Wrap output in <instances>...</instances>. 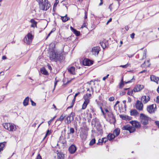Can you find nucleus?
Masks as SVG:
<instances>
[{"mask_svg":"<svg viewBox=\"0 0 159 159\" xmlns=\"http://www.w3.org/2000/svg\"><path fill=\"white\" fill-rule=\"evenodd\" d=\"M39 3V8L41 10L47 11L50 7V4L48 0H36Z\"/></svg>","mask_w":159,"mask_h":159,"instance_id":"nucleus-1","label":"nucleus"},{"mask_svg":"<svg viewBox=\"0 0 159 159\" xmlns=\"http://www.w3.org/2000/svg\"><path fill=\"white\" fill-rule=\"evenodd\" d=\"M62 54L60 55L59 56L57 52H52L50 53V57L52 60H58L60 61L64 59L62 57Z\"/></svg>","mask_w":159,"mask_h":159,"instance_id":"nucleus-2","label":"nucleus"},{"mask_svg":"<svg viewBox=\"0 0 159 159\" xmlns=\"http://www.w3.org/2000/svg\"><path fill=\"white\" fill-rule=\"evenodd\" d=\"M140 118L141 120L142 124L144 125H146L148 124V121L150 118L146 116L144 114L141 113L140 115Z\"/></svg>","mask_w":159,"mask_h":159,"instance_id":"nucleus-3","label":"nucleus"},{"mask_svg":"<svg viewBox=\"0 0 159 159\" xmlns=\"http://www.w3.org/2000/svg\"><path fill=\"white\" fill-rule=\"evenodd\" d=\"M3 125L4 128L10 131H13L16 128L15 125L10 123H5L3 124Z\"/></svg>","mask_w":159,"mask_h":159,"instance_id":"nucleus-4","label":"nucleus"},{"mask_svg":"<svg viewBox=\"0 0 159 159\" xmlns=\"http://www.w3.org/2000/svg\"><path fill=\"white\" fill-rule=\"evenodd\" d=\"M33 39V36L31 33H29L24 38L23 41L25 43L29 44L32 42Z\"/></svg>","mask_w":159,"mask_h":159,"instance_id":"nucleus-5","label":"nucleus"},{"mask_svg":"<svg viewBox=\"0 0 159 159\" xmlns=\"http://www.w3.org/2000/svg\"><path fill=\"white\" fill-rule=\"evenodd\" d=\"M156 104H153L148 106L147 107V110L150 113L155 112L156 110Z\"/></svg>","mask_w":159,"mask_h":159,"instance_id":"nucleus-6","label":"nucleus"},{"mask_svg":"<svg viewBox=\"0 0 159 159\" xmlns=\"http://www.w3.org/2000/svg\"><path fill=\"white\" fill-rule=\"evenodd\" d=\"M108 116L110 120V122L111 124H114L116 121L115 116L110 111L108 114Z\"/></svg>","mask_w":159,"mask_h":159,"instance_id":"nucleus-7","label":"nucleus"},{"mask_svg":"<svg viewBox=\"0 0 159 159\" xmlns=\"http://www.w3.org/2000/svg\"><path fill=\"white\" fill-rule=\"evenodd\" d=\"M150 100V97L148 95L143 96L141 98V102L144 104L147 103Z\"/></svg>","mask_w":159,"mask_h":159,"instance_id":"nucleus-8","label":"nucleus"},{"mask_svg":"<svg viewBox=\"0 0 159 159\" xmlns=\"http://www.w3.org/2000/svg\"><path fill=\"white\" fill-rule=\"evenodd\" d=\"M136 108L140 111H141L143 109V103L139 100L136 101Z\"/></svg>","mask_w":159,"mask_h":159,"instance_id":"nucleus-9","label":"nucleus"},{"mask_svg":"<svg viewBox=\"0 0 159 159\" xmlns=\"http://www.w3.org/2000/svg\"><path fill=\"white\" fill-rule=\"evenodd\" d=\"M144 88V86L142 85L137 84L134 88L133 90L134 92L140 91Z\"/></svg>","mask_w":159,"mask_h":159,"instance_id":"nucleus-10","label":"nucleus"},{"mask_svg":"<svg viewBox=\"0 0 159 159\" xmlns=\"http://www.w3.org/2000/svg\"><path fill=\"white\" fill-rule=\"evenodd\" d=\"M82 64L84 66H89L93 64V62L90 60L86 58L83 61Z\"/></svg>","mask_w":159,"mask_h":159,"instance_id":"nucleus-11","label":"nucleus"},{"mask_svg":"<svg viewBox=\"0 0 159 159\" xmlns=\"http://www.w3.org/2000/svg\"><path fill=\"white\" fill-rule=\"evenodd\" d=\"M91 96V94L90 93H87L84 96L83 98L84 100V102L89 103V99L90 98V97Z\"/></svg>","mask_w":159,"mask_h":159,"instance_id":"nucleus-12","label":"nucleus"},{"mask_svg":"<svg viewBox=\"0 0 159 159\" xmlns=\"http://www.w3.org/2000/svg\"><path fill=\"white\" fill-rule=\"evenodd\" d=\"M77 148L74 145H71L69 148V151L71 154L74 153L76 150Z\"/></svg>","mask_w":159,"mask_h":159,"instance_id":"nucleus-13","label":"nucleus"},{"mask_svg":"<svg viewBox=\"0 0 159 159\" xmlns=\"http://www.w3.org/2000/svg\"><path fill=\"white\" fill-rule=\"evenodd\" d=\"M99 47H94L92 49V53L93 55H98L99 51Z\"/></svg>","mask_w":159,"mask_h":159,"instance_id":"nucleus-14","label":"nucleus"},{"mask_svg":"<svg viewBox=\"0 0 159 159\" xmlns=\"http://www.w3.org/2000/svg\"><path fill=\"white\" fill-rule=\"evenodd\" d=\"M130 122L133 126H134L136 128H138L140 127V125L139 123L136 121H132Z\"/></svg>","mask_w":159,"mask_h":159,"instance_id":"nucleus-15","label":"nucleus"},{"mask_svg":"<svg viewBox=\"0 0 159 159\" xmlns=\"http://www.w3.org/2000/svg\"><path fill=\"white\" fill-rule=\"evenodd\" d=\"M150 78L151 81H154L158 84V81L159 80V77H156L155 75H151Z\"/></svg>","mask_w":159,"mask_h":159,"instance_id":"nucleus-16","label":"nucleus"},{"mask_svg":"<svg viewBox=\"0 0 159 159\" xmlns=\"http://www.w3.org/2000/svg\"><path fill=\"white\" fill-rule=\"evenodd\" d=\"M30 22L32 23L31 26V27L34 28V27H37V22H36L34 19H31Z\"/></svg>","mask_w":159,"mask_h":159,"instance_id":"nucleus-17","label":"nucleus"},{"mask_svg":"<svg viewBox=\"0 0 159 159\" xmlns=\"http://www.w3.org/2000/svg\"><path fill=\"white\" fill-rule=\"evenodd\" d=\"M75 67L72 66L69 67L68 69V71L71 74L74 75L75 74Z\"/></svg>","mask_w":159,"mask_h":159,"instance_id":"nucleus-18","label":"nucleus"},{"mask_svg":"<svg viewBox=\"0 0 159 159\" xmlns=\"http://www.w3.org/2000/svg\"><path fill=\"white\" fill-rule=\"evenodd\" d=\"M120 117L123 120H130L131 119V117L130 116L126 115H120Z\"/></svg>","mask_w":159,"mask_h":159,"instance_id":"nucleus-19","label":"nucleus"},{"mask_svg":"<svg viewBox=\"0 0 159 159\" xmlns=\"http://www.w3.org/2000/svg\"><path fill=\"white\" fill-rule=\"evenodd\" d=\"M120 133V129L119 128L115 129L113 131V134L115 137L119 135Z\"/></svg>","mask_w":159,"mask_h":159,"instance_id":"nucleus-20","label":"nucleus"},{"mask_svg":"<svg viewBox=\"0 0 159 159\" xmlns=\"http://www.w3.org/2000/svg\"><path fill=\"white\" fill-rule=\"evenodd\" d=\"M107 137L108 140L111 141L115 138L116 137L113 134L110 133L107 135Z\"/></svg>","mask_w":159,"mask_h":159,"instance_id":"nucleus-21","label":"nucleus"},{"mask_svg":"<svg viewBox=\"0 0 159 159\" xmlns=\"http://www.w3.org/2000/svg\"><path fill=\"white\" fill-rule=\"evenodd\" d=\"M29 100V98L28 97H27L25 98L23 102V104L24 106H26L28 105Z\"/></svg>","mask_w":159,"mask_h":159,"instance_id":"nucleus-22","label":"nucleus"},{"mask_svg":"<svg viewBox=\"0 0 159 159\" xmlns=\"http://www.w3.org/2000/svg\"><path fill=\"white\" fill-rule=\"evenodd\" d=\"M61 20L64 22H66L70 19L69 17L67 16V14H66L65 16H61Z\"/></svg>","mask_w":159,"mask_h":159,"instance_id":"nucleus-23","label":"nucleus"},{"mask_svg":"<svg viewBox=\"0 0 159 159\" xmlns=\"http://www.w3.org/2000/svg\"><path fill=\"white\" fill-rule=\"evenodd\" d=\"M6 142H4L2 143H0V153L3 151L4 148L5 147Z\"/></svg>","mask_w":159,"mask_h":159,"instance_id":"nucleus-24","label":"nucleus"},{"mask_svg":"<svg viewBox=\"0 0 159 159\" xmlns=\"http://www.w3.org/2000/svg\"><path fill=\"white\" fill-rule=\"evenodd\" d=\"M64 155L62 152H59L57 153L58 159H64Z\"/></svg>","mask_w":159,"mask_h":159,"instance_id":"nucleus-25","label":"nucleus"},{"mask_svg":"<svg viewBox=\"0 0 159 159\" xmlns=\"http://www.w3.org/2000/svg\"><path fill=\"white\" fill-rule=\"evenodd\" d=\"M138 114L137 111L135 109L131 110L130 111V115L133 116H136Z\"/></svg>","mask_w":159,"mask_h":159,"instance_id":"nucleus-26","label":"nucleus"},{"mask_svg":"<svg viewBox=\"0 0 159 159\" xmlns=\"http://www.w3.org/2000/svg\"><path fill=\"white\" fill-rule=\"evenodd\" d=\"M96 129L99 132V134H101L102 133V129L100 125H97L96 126Z\"/></svg>","mask_w":159,"mask_h":159,"instance_id":"nucleus-27","label":"nucleus"},{"mask_svg":"<svg viewBox=\"0 0 159 159\" xmlns=\"http://www.w3.org/2000/svg\"><path fill=\"white\" fill-rule=\"evenodd\" d=\"M41 72L43 74L47 75H48V73L47 71L44 68L41 69Z\"/></svg>","mask_w":159,"mask_h":159,"instance_id":"nucleus-28","label":"nucleus"},{"mask_svg":"<svg viewBox=\"0 0 159 159\" xmlns=\"http://www.w3.org/2000/svg\"><path fill=\"white\" fill-rule=\"evenodd\" d=\"M66 120L67 121L66 122V123L67 124H70L71 122L73 121L74 120L73 119V118H70L69 117H67L66 118Z\"/></svg>","mask_w":159,"mask_h":159,"instance_id":"nucleus-29","label":"nucleus"},{"mask_svg":"<svg viewBox=\"0 0 159 159\" xmlns=\"http://www.w3.org/2000/svg\"><path fill=\"white\" fill-rule=\"evenodd\" d=\"M106 41L105 40L100 43V45L103 49L106 47Z\"/></svg>","mask_w":159,"mask_h":159,"instance_id":"nucleus-30","label":"nucleus"},{"mask_svg":"<svg viewBox=\"0 0 159 159\" xmlns=\"http://www.w3.org/2000/svg\"><path fill=\"white\" fill-rule=\"evenodd\" d=\"M65 116H64L63 114H62L60 117L58 119H57L56 121V122L58 121H62L64 119V118Z\"/></svg>","mask_w":159,"mask_h":159,"instance_id":"nucleus-31","label":"nucleus"},{"mask_svg":"<svg viewBox=\"0 0 159 159\" xmlns=\"http://www.w3.org/2000/svg\"><path fill=\"white\" fill-rule=\"evenodd\" d=\"M124 84L123 79V78H122L119 85V88L121 89L124 86Z\"/></svg>","mask_w":159,"mask_h":159,"instance_id":"nucleus-32","label":"nucleus"},{"mask_svg":"<svg viewBox=\"0 0 159 159\" xmlns=\"http://www.w3.org/2000/svg\"><path fill=\"white\" fill-rule=\"evenodd\" d=\"M130 126H129L128 125H126L124 126L122 128V129L123 130H129L130 129Z\"/></svg>","mask_w":159,"mask_h":159,"instance_id":"nucleus-33","label":"nucleus"},{"mask_svg":"<svg viewBox=\"0 0 159 159\" xmlns=\"http://www.w3.org/2000/svg\"><path fill=\"white\" fill-rule=\"evenodd\" d=\"M89 103L84 102V103L82 106V109H85L86 108L87 106L88 105Z\"/></svg>","mask_w":159,"mask_h":159,"instance_id":"nucleus-34","label":"nucleus"},{"mask_svg":"<svg viewBox=\"0 0 159 159\" xmlns=\"http://www.w3.org/2000/svg\"><path fill=\"white\" fill-rule=\"evenodd\" d=\"M96 142V140L94 138L92 139L90 141L89 145L90 146H91L94 144V143H95Z\"/></svg>","mask_w":159,"mask_h":159,"instance_id":"nucleus-35","label":"nucleus"},{"mask_svg":"<svg viewBox=\"0 0 159 159\" xmlns=\"http://www.w3.org/2000/svg\"><path fill=\"white\" fill-rule=\"evenodd\" d=\"M75 116V113L73 112H71V113L69 115L68 117H69V118H73V119H74V117Z\"/></svg>","mask_w":159,"mask_h":159,"instance_id":"nucleus-36","label":"nucleus"},{"mask_svg":"<svg viewBox=\"0 0 159 159\" xmlns=\"http://www.w3.org/2000/svg\"><path fill=\"white\" fill-rule=\"evenodd\" d=\"M73 32L77 36H78L80 35V32L77 31L76 29L74 30V31H73Z\"/></svg>","mask_w":159,"mask_h":159,"instance_id":"nucleus-37","label":"nucleus"},{"mask_svg":"<svg viewBox=\"0 0 159 159\" xmlns=\"http://www.w3.org/2000/svg\"><path fill=\"white\" fill-rule=\"evenodd\" d=\"M149 61L148 60L146 61H145L143 63L141 66L142 67H145V66H144V64L146 63V64H148V66L149 65Z\"/></svg>","mask_w":159,"mask_h":159,"instance_id":"nucleus-38","label":"nucleus"},{"mask_svg":"<svg viewBox=\"0 0 159 159\" xmlns=\"http://www.w3.org/2000/svg\"><path fill=\"white\" fill-rule=\"evenodd\" d=\"M135 130V128L134 127H130V129L129 131L130 133H133L134 132Z\"/></svg>","mask_w":159,"mask_h":159,"instance_id":"nucleus-39","label":"nucleus"},{"mask_svg":"<svg viewBox=\"0 0 159 159\" xmlns=\"http://www.w3.org/2000/svg\"><path fill=\"white\" fill-rule=\"evenodd\" d=\"M62 4L63 5L65 6L67 8L66 5L68 4L67 0H63L62 1Z\"/></svg>","mask_w":159,"mask_h":159,"instance_id":"nucleus-40","label":"nucleus"},{"mask_svg":"<svg viewBox=\"0 0 159 159\" xmlns=\"http://www.w3.org/2000/svg\"><path fill=\"white\" fill-rule=\"evenodd\" d=\"M103 142L102 139H99L98 141V143H97V144L98 145H102V144Z\"/></svg>","mask_w":159,"mask_h":159,"instance_id":"nucleus-41","label":"nucleus"},{"mask_svg":"<svg viewBox=\"0 0 159 159\" xmlns=\"http://www.w3.org/2000/svg\"><path fill=\"white\" fill-rule=\"evenodd\" d=\"M134 91L133 89L131 90H129L127 92V94L129 95L132 96Z\"/></svg>","mask_w":159,"mask_h":159,"instance_id":"nucleus-42","label":"nucleus"},{"mask_svg":"<svg viewBox=\"0 0 159 159\" xmlns=\"http://www.w3.org/2000/svg\"><path fill=\"white\" fill-rule=\"evenodd\" d=\"M75 130L73 128L70 127V128L69 134H73L74 133Z\"/></svg>","mask_w":159,"mask_h":159,"instance_id":"nucleus-43","label":"nucleus"},{"mask_svg":"<svg viewBox=\"0 0 159 159\" xmlns=\"http://www.w3.org/2000/svg\"><path fill=\"white\" fill-rule=\"evenodd\" d=\"M58 82V80H56V78H55V83H54V89L52 90V92H53L54 90H55V87H56V86L57 85V82Z\"/></svg>","mask_w":159,"mask_h":159,"instance_id":"nucleus-44","label":"nucleus"},{"mask_svg":"<svg viewBox=\"0 0 159 159\" xmlns=\"http://www.w3.org/2000/svg\"><path fill=\"white\" fill-rule=\"evenodd\" d=\"M102 140L103 142L104 143H105L107 141L108 138L107 137V138L104 137V138H102Z\"/></svg>","mask_w":159,"mask_h":159,"instance_id":"nucleus-45","label":"nucleus"},{"mask_svg":"<svg viewBox=\"0 0 159 159\" xmlns=\"http://www.w3.org/2000/svg\"><path fill=\"white\" fill-rule=\"evenodd\" d=\"M129 66L128 63L127 64H126L124 65H121L120 66V67H122L123 68H126L128 67Z\"/></svg>","mask_w":159,"mask_h":159,"instance_id":"nucleus-46","label":"nucleus"},{"mask_svg":"<svg viewBox=\"0 0 159 159\" xmlns=\"http://www.w3.org/2000/svg\"><path fill=\"white\" fill-rule=\"evenodd\" d=\"M30 101L31 103V105L32 106H36V103L35 102H34L31 99H30Z\"/></svg>","mask_w":159,"mask_h":159,"instance_id":"nucleus-47","label":"nucleus"},{"mask_svg":"<svg viewBox=\"0 0 159 159\" xmlns=\"http://www.w3.org/2000/svg\"><path fill=\"white\" fill-rule=\"evenodd\" d=\"M58 2H59L58 0H56L55 2L54 3V5H53V7H56L57 6Z\"/></svg>","mask_w":159,"mask_h":159,"instance_id":"nucleus-48","label":"nucleus"},{"mask_svg":"<svg viewBox=\"0 0 159 159\" xmlns=\"http://www.w3.org/2000/svg\"><path fill=\"white\" fill-rule=\"evenodd\" d=\"M115 99V98L113 97H111L109 98L108 100L109 101L111 102L113 101Z\"/></svg>","mask_w":159,"mask_h":159,"instance_id":"nucleus-49","label":"nucleus"},{"mask_svg":"<svg viewBox=\"0 0 159 159\" xmlns=\"http://www.w3.org/2000/svg\"><path fill=\"white\" fill-rule=\"evenodd\" d=\"M146 52H145V51H144V52L143 53V58L142 59H143L144 58H145L146 57Z\"/></svg>","mask_w":159,"mask_h":159,"instance_id":"nucleus-50","label":"nucleus"},{"mask_svg":"<svg viewBox=\"0 0 159 159\" xmlns=\"http://www.w3.org/2000/svg\"><path fill=\"white\" fill-rule=\"evenodd\" d=\"M135 34L134 33H132L131 34H130V37L133 39L134 37Z\"/></svg>","mask_w":159,"mask_h":159,"instance_id":"nucleus-51","label":"nucleus"},{"mask_svg":"<svg viewBox=\"0 0 159 159\" xmlns=\"http://www.w3.org/2000/svg\"><path fill=\"white\" fill-rule=\"evenodd\" d=\"M133 79H134V78H133L131 80H130L127 81V82L125 81V82H124V83H125V84H127L131 83L132 82V80H133Z\"/></svg>","mask_w":159,"mask_h":159,"instance_id":"nucleus-52","label":"nucleus"},{"mask_svg":"<svg viewBox=\"0 0 159 159\" xmlns=\"http://www.w3.org/2000/svg\"><path fill=\"white\" fill-rule=\"evenodd\" d=\"M4 98V97L3 96H0V102L3 100Z\"/></svg>","mask_w":159,"mask_h":159,"instance_id":"nucleus-53","label":"nucleus"},{"mask_svg":"<svg viewBox=\"0 0 159 159\" xmlns=\"http://www.w3.org/2000/svg\"><path fill=\"white\" fill-rule=\"evenodd\" d=\"M87 12L86 11H85V16L84 17V19H87Z\"/></svg>","mask_w":159,"mask_h":159,"instance_id":"nucleus-54","label":"nucleus"},{"mask_svg":"<svg viewBox=\"0 0 159 159\" xmlns=\"http://www.w3.org/2000/svg\"><path fill=\"white\" fill-rule=\"evenodd\" d=\"M109 76V74H108L106 76H105L104 77H103L102 78V80H105L106 79H107V78Z\"/></svg>","mask_w":159,"mask_h":159,"instance_id":"nucleus-55","label":"nucleus"},{"mask_svg":"<svg viewBox=\"0 0 159 159\" xmlns=\"http://www.w3.org/2000/svg\"><path fill=\"white\" fill-rule=\"evenodd\" d=\"M50 134V131L49 130H47L46 133V136H47L49 134Z\"/></svg>","mask_w":159,"mask_h":159,"instance_id":"nucleus-56","label":"nucleus"},{"mask_svg":"<svg viewBox=\"0 0 159 159\" xmlns=\"http://www.w3.org/2000/svg\"><path fill=\"white\" fill-rule=\"evenodd\" d=\"M53 120V119H51V120H49V121H48V125H50L51 124V122H52V121Z\"/></svg>","mask_w":159,"mask_h":159,"instance_id":"nucleus-57","label":"nucleus"},{"mask_svg":"<svg viewBox=\"0 0 159 159\" xmlns=\"http://www.w3.org/2000/svg\"><path fill=\"white\" fill-rule=\"evenodd\" d=\"M53 32V31L52 30L48 34V35L47 36V37L46 38V39H47L50 35Z\"/></svg>","mask_w":159,"mask_h":159,"instance_id":"nucleus-58","label":"nucleus"},{"mask_svg":"<svg viewBox=\"0 0 159 159\" xmlns=\"http://www.w3.org/2000/svg\"><path fill=\"white\" fill-rule=\"evenodd\" d=\"M36 159H42L41 156L39 154L37 157Z\"/></svg>","mask_w":159,"mask_h":159,"instance_id":"nucleus-59","label":"nucleus"},{"mask_svg":"<svg viewBox=\"0 0 159 159\" xmlns=\"http://www.w3.org/2000/svg\"><path fill=\"white\" fill-rule=\"evenodd\" d=\"M103 3V0H100V3L99 4V6H101Z\"/></svg>","mask_w":159,"mask_h":159,"instance_id":"nucleus-60","label":"nucleus"},{"mask_svg":"<svg viewBox=\"0 0 159 159\" xmlns=\"http://www.w3.org/2000/svg\"><path fill=\"white\" fill-rule=\"evenodd\" d=\"M131 101V98L129 97L128 98V102H130Z\"/></svg>","mask_w":159,"mask_h":159,"instance_id":"nucleus-61","label":"nucleus"},{"mask_svg":"<svg viewBox=\"0 0 159 159\" xmlns=\"http://www.w3.org/2000/svg\"><path fill=\"white\" fill-rule=\"evenodd\" d=\"M155 123L156 125L157 126L159 125V121H155Z\"/></svg>","mask_w":159,"mask_h":159,"instance_id":"nucleus-62","label":"nucleus"},{"mask_svg":"<svg viewBox=\"0 0 159 159\" xmlns=\"http://www.w3.org/2000/svg\"><path fill=\"white\" fill-rule=\"evenodd\" d=\"M156 102L157 103H159V96H157V98Z\"/></svg>","mask_w":159,"mask_h":159,"instance_id":"nucleus-63","label":"nucleus"},{"mask_svg":"<svg viewBox=\"0 0 159 159\" xmlns=\"http://www.w3.org/2000/svg\"><path fill=\"white\" fill-rule=\"evenodd\" d=\"M80 92H78V93H76L74 97L76 98V97L80 94Z\"/></svg>","mask_w":159,"mask_h":159,"instance_id":"nucleus-64","label":"nucleus"}]
</instances>
